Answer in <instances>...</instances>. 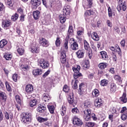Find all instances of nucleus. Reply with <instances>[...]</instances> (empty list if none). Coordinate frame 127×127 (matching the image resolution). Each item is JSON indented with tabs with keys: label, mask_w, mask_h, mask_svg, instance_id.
<instances>
[{
	"label": "nucleus",
	"mask_w": 127,
	"mask_h": 127,
	"mask_svg": "<svg viewBox=\"0 0 127 127\" xmlns=\"http://www.w3.org/2000/svg\"><path fill=\"white\" fill-rule=\"evenodd\" d=\"M83 105L84 109H86V110L83 111L84 120L86 121V122H88V121H90L91 118H92L94 121H97V118H96L95 114H91V109H89V108L91 107V103L89 102L86 101Z\"/></svg>",
	"instance_id": "1"
},
{
	"label": "nucleus",
	"mask_w": 127,
	"mask_h": 127,
	"mask_svg": "<svg viewBox=\"0 0 127 127\" xmlns=\"http://www.w3.org/2000/svg\"><path fill=\"white\" fill-rule=\"evenodd\" d=\"M70 13H71L70 7L69 6H64L63 9V14H61L59 16L61 23H65L66 19H68L66 16L70 15Z\"/></svg>",
	"instance_id": "2"
},
{
	"label": "nucleus",
	"mask_w": 127,
	"mask_h": 127,
	"mask_svg": "<svg viewBox=\"0 0 127 127\" xmlns=\"http://www.w3.org/2000/svg\"><path fill=\"white\" fill-rule=\"evenodd\" d=\"M21 121L24 124H29L31 122V115L30 114L23 113L22 115Z\"/></svg>",
	"instance_id": "3"
},
{
	"label": "nucleus",
	"mask_w": 127,
	"mask_h": 127,
	"mask_svg": "<svg viewBox=\"0 0 127 127\" xmlns=\"http://www.w3.org/2000/svg\"><path fill=\"white\" fill-rule=\"evenodd\" d=\"M39 64L40 67H42V68L43 69H46L49 67V63H48V62H45L44 59H41L40 61Z\"/></svg>",
	"instance_id": "4"
},
{
	"label": "nucleus",
	"mask_w": 127,
	"mask_h": 127,
	"mask_svg": "<svg viewBox=\"0 0 127 127\" xmlns=\"http://www.w3.org/2000/svg\"><path fill=\"white\" fill-rule=\"evenodd\" d=\"M71 39H72V41H73V43H72L70 46L71 50H73V51L78 50V49H79V45H78V43L75 41V39H74V38H71Z\"/></svg>",
	"instance_id": "5"
},
{
	"label": "nucleus",
	"mask_w": 127,
	"mask_h": 127,
	"mask_svg": "<svg viewBox=\"0 0 127 127\" xmlns=\"http://www.w3.org/2000/svg\"><path fill=\"white\" fill-rule=\"evenodd\" d=\"M60 61L63 64L66 63V52L62 51L61 53Z\"/></svg>",
	"instance_id": "6"
},
{
	"label": "nucleus",
	"mask_w": 127,
	"mask_h": 127,
	"mask_svg": "<svg viewBox=\"0 0 127 127\" xmlns=\"http://www.w3.org/2000/svg\"><path fill=\"white\" fill-rule=\"evenodd\" d=\"M74 96L73 94H72V96H69V97L67 98V101L69 104L70 105H72L73 107H75L77 105V101H75L74 100V97H73Z\"/></svg>",
	"instance_id": "7"
},
{
	"label": "nucleus",
	"mask_w": 127,
	"mask_h": 127,
	"mask_svg": "<svg viewBox=\"0 0 127 127\" xmlns=\"http://www.w3.org/2000/svg\"><path fill=\"white\" fill-rule=\"evenodd\" d=\"M117 10L118 11H121L122 9H123V11H125L126 9H127V5L125 2L124 3H121L119 5L117 6Z\"/></svg>",
	"instance_id": "8"
},
{
	"label": "nucleus",
	"mask_w": 127,
	"mask_h": 127,
	"mask_svg": "<svg viewBox=\"0 0 127 127\" xmlns=\"http://www.w3.org/2000/svg\"><path fill=\"white\" fill-rule=\"evenodd\" d=\"M95 106L97 108H100L103 106V101L101 99L96 98L94 102Z\"/></svg>",
	"instance_id": "9"
},
{
	"label": "nucleus",
	"mask_w": 127,
	"mask_h": 127,
	"mask_svg": "<svg viewBox=\"0 0 127 127\" xmlns=\"http://www.w3.org/2000/svg\"><path fill=\"white\" fill-rule=\"evenodd\" d=\"M39 43L41 45H42V46H43L44 47H47V46H48V41L44 38H42L40 40Z\"/></svg>",
	"instance_id": "10"
},
{
	"label": "nucleus",
	"mask_w": 127,
	"mask_h": 127,
	"mask_svg": "<svg viewBox=\"0 0 127 127\" xmlns=\"http://www.w3.org/2000/svg\"><path fill=\"white\" fill-rule=\"evenodd\" d=\"M0 99L1 100L3 103H5L7 97H6V94L4 92L1 91L0 92Z\"/></svg>",
	"instance_id": "11"
},
{
	"label": "nucleus",
	"mask_w": 127,
	"mask_h": 127,
	"mask_svg": "<svg viewBox=\"0 0 127 127\" xmlns=\"http://www.w3.org/2000/svg\"><path fill=\"white\" fill-rule=\"evenodd\" d=\"M31 3L33 6H39V5L41 4V0H31Z\"/></svg>",
	"instance_id": "12"
},
{
	"label": "nucleus",
	"mask_w": 127,
	"mask_h": 127,
	"mask_svg": "<svg viewBox=\"0 0 127 127\" xmlns=\"http://www.w3.org/2000/svg\"><path fill=\"white\" fill-rule=\"evenodd\" d=\"M84 14H85V20H86L87 22H89V18H88V16H90V15H92V14H94V11L90 10H88L85 12Z\"/></svg>",
	"instance_id": "13"
},
{
	"label": "nucleus",
	"mask_w": 127,
	"mask_h": 127,
	"mask_svg": "<svg viewBox=\"0 0 127 127\" xmlns=\"http://www.w3.org/2000/svg\"><path fill=\"white\" fill-rule=\"evenodd\" d=\"M73 125H76V126L80 127V126L83 125V122H82L79 119L75 118L73 119Z\"/></svg>",
	"instance_id": "14"
},
{
	"label": "nucleus",
	"mask_w": 127,
	"mask_h": 127,
	"mask_svg": "<svg viewBox=\"0 0 127 127\" xmlns=\"http://www.w3.org/2000/svg\"><path fill=\"white\" fill-rule=\"evenodd\" d=\"M76 54L77 55V57L79 59L83 58V57H84V54H85V51L83 50H78L76 53Z\"/></svg>",
	"instance_id": "15"
},
{
	"label": "nucleus",
	"mask_w": 127,
	"mask_h": 127,
	"mask_svg": "<svg viewBox=\"0 0 127 127\" xmlns=\"http://www.w3.org/2000/svg\"><path fill=\"white\" fill-rule=\"evenodd\" d=\"M25 90L27 93H32L33 91V86L31 84L27 85L26 86Z\"/></svg>",
	"instance_id": "16"
},
{
	"label": "nucleus",
	"mask_w": 127,
	"mask_h": 127,
	"mask_svg": "<svg viewBox=\"0 0 127 127\" xmlns=\"http://www.w3.org/2000/svg\"><path fill=\"white\" fill-rule=\"evenodd\" d=\"M4 116L6 120H9V119L11 120V119L13 118V115L11 114V113H8L7 112H5L4 113Z\"/></svg>",
	"instance_id": "17"
},
{
	"label": "nucleus",
	"mask_w": 127,
	"mask_h": 127,
	"mask_svg": "<svg viewBox=\"0 0 127 127\" xmlns=\"http://www.w3.org/2000/svg\"><path fill=\"white\" fill-rule=\"evenodd\" d=\"M32 73L34 76H38V75L42 74V70L40 69H36L33 70Z\"/></svg>",
	"instance_id": "18"
},
{
	"label": "nucleus",
	"mask_w": 127,
	"mask_h": 127,
	"mask_svg": "<svg viewBox=\"0 0 127 127\" xmlns=\"http://www.w3.org/2000/svg\"><path fill=\"white\" fill-rule=\"evenodd\" d=\"M91 37L92 39L95 41H99V40H100V38L96 32H93V35H91Z\"/></svg>",
	"instance_id": "19"
},
{
	"label": "nucleus",
	"mask_w": 127,
	"mask_h": 127,
	"mask_svg": "<svg viewBox=\"0 0 127 127\" xmlns=\"http://www.w3.org/2000/svg\"><path fill=\"white\" fill-rule=\"evenodd\" d=\"M2 26L3 27H8L10 25V20H6L2 22Z\"/></svg>",
	"instance_id": "20"
},
{
	"label": "nucleus",
	"mask_w": 127,
	"mask_h": 127,
	"mask_svg": "<svg viewBox=\"0 0 127 127\" xmlns=\"http://www.w3.org/2000/svg\"><path fill=\"white\" fill-rule=\"evenodd\" d=\"M116 90H117V85L116 84L112 83L110 85V91L112 92V93H115L116 92Z\"/></svg>",
	"instance_id": "21"
},
{
	"label": "nucleus",
	"mask_w": 127,
	"mask_h": 127,
	"mask_svg": "<svg viewBox=\"0 0 127 127\" xmlns=\"http://www.w3.org/2000/svg\"><path fill=\"white\" fill-rule=\"evenodd\" d=\"M39 14H40V12L39 11H35L33 13V15L34 19L37 20L39 18Z\"/></svg>",
	"instance_id": "22"
},
{
	"label": "nucleus",
	"mask_w": 127,
	"mask_h": 127,
	"mask_svg": "<svg viewBox=\"0 0 127 127\" xmlns=\"http://www.w3.org/2000/svg\"><path fill=\"white\" fill-rule=\"evenodd\" d=\"M29 105L31 107H35L37 105V100L34 99L33 100H30Z\"/></svg>",
	"instance_id": "23"
},
{
	"label": "nucleus",
	"mask_w": 127,
	"mask_h": 127,
	"mask_svg": "<svg viewBox=\"0 0 127 127\" xmlns=\"http://www.w3.org/2000/svg\"><path fill=\"white\" fill-rule=\"evenodd\" d=\"M7 44V41L6 40H2L0 41V48H3L5 45Z\"/></svg>",
	"instance_id": "24"
},
{
	"label": "nucleus",
	"mask_w": 127,
	"mask_h": 127,
	"mask_svg": "<svg viewBox=\"0 0 127 127\" xmlns=\"http://www.w3.org/2000/svg\"><path fill=\"white\" fill-rule=\"evenodd\" d=\"M120 99L122 102H123V103H127V93L126 92H124L123 94V96L120 97Z\"/></svg>",
	"instance_id": "25"
},
{
	"label": "nucleus",
	"mask_w": 127,
	"mask_h": 127,
	"mask_svg": "<svg viewBox=\"0 0 127 127\" xmlns=\"http://www.w3.org/2000/svg\"><path fill=\"white\" fill-rule=\"evenodd\" d=\"M45 110H46V108L44 107L43 106H40L38 107L37 111L39 113H43Z\"/></svg>",
	"instance_id": "26"
},
{
	"label": "nucleus",
	"mask_w": 127,
	"mask_h": 127,
	"mask_svg": "<svg viewBox=\"0 0 127 127\" xmlns=\"http://www.w3.org/2000/svg\"><path fill=\"white\" fill-rule=\"evenodd\" d=\"M99 95H100L99 90L95 89L92 91V96H93V97H98Z\"/></svg>",
	"instance_id": "27"
},
{
	"label": "nucleus",
	"mask_w": 127,
	"mask_h": 127,
	"mask_svg": "<svg viewBox=\"0 0 127 127\" xmlns=\"http://www.w3.org/2000/svg\"><path fill=\"white\" fill-rule=\"evenodd\" d=\"M77 82H78V80L75 79L74 80H72L71 82V85H72V88L74 90L77 89V88H78V85H77Z\"/></svg>",
	"instance_id": "28"
},
{
	"label": "nucleus",
	"mask_w": 127,
	"mask_h": 127,
	"mask_svg": "<svg viewBox=\"0 0 127 127\" xmlns=\"http://www.w3.org/2000/svg\"><path fill=\"white\" fill-rule=\"evenodd\" d=\"M100 54L102 56V59H103V60H106V59H107V58L108 57L107 52L105 51L100 52Z\"/></svg>",
	"instance_id": "29"
},
{
	"label": "nucleus",
	"mask_w": 127,
	"mask_h": 127,
	"mask_svg": "<svg viewBox=\"0 0 127 127\" xmlns=\"http://www.w3.org/2000/svg\"><path fill=\"white\" fill-rule=\"evenodd\" d=\"M80 69H81V67L80 65H76V67H72V70L74 73H79Z\"/></svg>",
	"instance_id": "30"
},
{
	"label": "nucleus",
	"mask_w": 127,
	"mask_h": 127,
	"mask_svg": "<svg viewBox=\"0 0 127 127\" xmlns=\"http://www.w3.org/2000/svg\"><path fill=\"white\" fill-rule=\"evenodd\" d=\"M107 63H102L99 64L98 67L100 69H105V68L107 67Z\"/></svg>",
	"instance_id": "31"
},
{
	"label": "nucleus",
	"mask_w": 127,
	"mask_h": 127,
	"mask_svg": "<svg viewBox=\"0 0 127 127\" xmlns=\"http://www.w3.org/2000/svg\"><path fill=\"white\" fill-rule=\"evenodd\" d=\"M84 49H85V50H89V49H90V45H89V43H88L87 40H84Z\"/></svg>",
	"instance_id": "32"
},
{
	"label": "nucleus",
	"mask_w": 127,
	"mask_h": 127,
	"mask_svg": "<svg viewBox=\"0 0 127 127\" xmlns=\"http://www.w3.org/2000/svg\"><path fill=\"white\" fill-rule=\"evenodd\" d=\"M48 108L51 114H54V110H55V107H54V106L49 105V106H48Z\"/></svg>",
	"instance_id": "33"
},
{
	"label": "nucleus",
	"mask_w": 127,
	"mask_h": 127,
	"mask_svg": "<svg viewBox=\"0 0 127 127\" xmlns=\"http://www.w3.org/2000/svg\"><path fill=\"white\" fill-rule=\"evenodd\" d=\"M82 86H83V83L80 84L79 86L78 94L79 95H83L84 94V90L82 89Z\"/></svg>",
	"instance_id": "34"
},
{
	"label": "nucleus",
	"mask_w": 127,
	"mask_h": 127,
	"mask_svg": "<svg viewBox=\"0 0 127 127\" xmlns=\"http://www.w3.org/2000/svg\"><path fill=\"white\" fill-rule=\"evenodd\" d=\"M38 121L39 122V123H44V122H47V121H48V119L38 117Z\"/></svg>",
	"instance_id": "35"
},
{
	"label": "nucleus",
	"mask_w": 127,
	"mask_h": 127,
	"mask_svg": "<svg viewBox=\"0 0 127 127\" xmlns=\"http://www.w3.org/2000/svg\"><path fill=\"white\" fill-rule=\"evenodd\" d=\"M49 99H50V98L49 97V95H46L45 94L43 95V100L45 102H48V101H49Z\"/></svg>",
	"instance_id": "36"
},
{
	"label": "nucleus",
	"mask_w": 127,
	"mask_h": 127,
	"mask_svg": "<svg viewBox=\"0 0 127 127\" xmlns=\"http://www.w3.org/2000/svg\"><path fill=\"white\" fill-rule=\"evenodd\" d=\"M108 80L106 79L102 80L101 81V85L104 87V86H107L108 85Z\"/></svg>",
	"instance_id": "37"
},
{
	"label": "nucleus",
	"mask_w": 127,
	"mask_h": 127,
	"mask_svg": "<svg viewBox=\"0 0 127 127\" xmlns=\"http://www.w3.org/2000/svg\"><path fill=\"white\" fill-rule=\"evenodd\" d=\"M69 90H70V88L68 87V85H64L63 88L64 92H65V93H68V92H69Z\"/></svg>",
	"instance_id": "38"
},
{
	"label": "nucleus",
	"mask_w": 127,
	"mask_h": 127,
	"mask_svg": "<svg viewBox=\"0 0 127 127\" xmlns=\"http://www.w3.org/2000/svg\"><path fill=\"white\" fill-rule=\"evenodd\" d=\"M17 52L19 55H23V53H24V49L22 48H18L17 49Z\"/></svg>",
	"instance_id": "39"
},
{
	"label": "nucleus",
	"mask_w": 127,
	"mask_h": 127,
	"mask_svg": "<svg viewBox=\"0 0 127 127\" xmlns=\"http://www.w3.org/2000/svg\"><path fill=\"white\" fill-rule=\"evenodd\" d=\"M82 76V73L78 72V73H74L73 74V77L74 79H78L79 77H81Z\"/></svg>",
	"instance_id": "40"
},
{
	"label": "nucleus",
	"mask_w": 127,
	"mask_h": 127,
	"mask_svg": "<svg viewBox=\"0 0 127 127\" xmlns=\"http://www.w3.org/2000/svg\"><path fill=\"white\" fill-rule=\"evenodd\" d=\"M53 3L56 4L57 6H60L61 5V3L59 0H54Z\"/></svg>",
	"instance_id": "41"
},
{
	"label": "nucleus",
	"mask_w": 127,
	"mask_h": 127,
	"mask_svg": "<svg viewBox=\"0 0 127 127\" xmlns=\"http://www.w3.org/2000/svg\"><path fill=\"white\" fill-rule=\"evenodd\" d=\"M18 18V14L15 13L14 15L11 16V20L13 21H16V20Z\"/></svg>",
	"instance_id": "42"
},
{
	"label": "nucleus",
	"mask_w": 127,
	"mask_h": 127,
	"mask_svg": "<svg viewBox=\"0 0 127 127\" xmlns=\"http://www.w3.org/2000/svg\"><path fill=\"white\" fill-rule=\"evenodd\" d=\"M4 58L6 60H11V58H12V56L11 55H5L4 56Z\"/></svg>",
	"instance_id": "43"
},
{
	"label": "nucleus",
	"mask_w": 127,
	"mask_h": 127,
	"mask_svg": "<svg viewBox=\"0 0 127 127\" xmlns=\"http://www.w3.org/2000/svg\"><path fill=\"white\" fill-rule=\"evenodd\" d=\"M15 98L16 101L17 102L18 104L21 105V100H20V98L19 97V96L16 95Z\"/></svg>",
	"instance_id": "44"
},
{
	"label": "nucleus",
	"mask_w": 127,
	"mask_h": 127,
	"mask_svg": "<svg viewBox=\"0 0 127 127\" xmlns=\"http://www.w3.org/2000/svg\"><path fill=\"white\" fill-rule=\"evenodd\" d=\"M88 2V4L87 5V8H91L92 6V4H93V1L92 0H87Z\"/></svg>",
	"instance_id": "45"
},
{
	"label": "nucleus",
	"mask_w": 127,
	"mask_h": 127,
	"mask_svg": "<svg viewBox=\"0 0 127 127\" xmlns=\"http://www.w3.org/2000/svg\"><path fill=\"white\" fill-rule=\"evenodd\" d=\"M56 46L58 47V46H60V43H61V42L60 41V38L58 37L57 38V40L56 41Z\"/></svg>",
	"instance_id": "46"
},
{
	"label": "nucleus",
	"mask_w": 127,
	"mask_h": 127,
	"mask_svg": "<svg viewBox=\"0 0 127 127\" xmlns=\"http://www.w3.org/2000/svg\"><path fill=\"white\" fill-rule=\"evenodd\" d=\"M85 125L86 126V127H94V126H95V123L93 122H88L86 123Z\"/></svg>",
	"instance_id": "47"
},
{
	"label": "nucleus",
	"mask_w": 127,
	"mask_h": 127,
	"mask_svg": "<svg viewBox=\"0 0 127 127\" xmlns=\"http://www.w3.org/2000/svg\"><path fill=\"white\" fill-rule=\"evenodd\" d=\"M50 72H51L50 69L48 70V71H46V72L43 75V78H44V79H45V78H46V77H47V76H48V75H49V74H50Z\"/></svg>",
	"instance_id": "48"
},
{
	"label": "nucleus",
	"mask_w": 127,
	"mask_h": 127,
	"mask_svg": "<svg viewBox=\"0 0 127 127\" xmlns=\"http://www.w3.org/2000/svg\"><path fill=\"white\" fill-rule=\"evenodd\" d=\"M18 76L16 74H13L12 75V78L14 82H17V77Z\"/></svg>",
	"instance_id": "49"
},
{
	"label": "nucleus",
	"mask_w": 127,
	"mask_h": 127,
	"mask_svg": "<svg viewBox=\"0 0 127 127\" xmlns=\"http://www.w3.org/2000/svg\"><path fill=\"white\" fill-rule=\"evenodd\" d=\"M89 64L90 62H89V61H86L83 65L84 68H88V67H89V66L90 65Z\"/></svg>",
	"instance_id": "50"
},
{
	"label": "nucleus",
	"mask_w": 127,
	"mask_h": 127,
	"mask_svg": "<svg viewBox=\"0 0 127 127\" xmlns=\"http://www.w3.org/2000/svg\"><path fill=\"white\" fill-rule=\"evenodd\" d=\"M13 0H7V5L9 6H12L13 5V3H12Z\"/></svg>",
	"instance_id": "51"
},
{
	"label": "nucleus",
	"mask_w": 127,
	"mask_h": 127,
	"mask_svg": "<svg viewBox=\"0 0 127 127\" xmlns=\"http://www.w3.org/2000/svg\"><path fill=\"white\" fill-rule=\"evenodd\" d=\"M3 120V114H2V112L1 109H0V123L1 122V121Z\"/></svg>",
	"instance_id": "52"
},
{
	"label": "nucleus",
	"mask_w": 127,
	"mask_h": 127,
	"mask_svg": "<svg viewBox=\"0 0 127 127\" xmlns=\"http://www.w3.org/2000/svg\"><path fill=\"white\" fill-rule=\"evenodd\" d=\"M21 69H24V70L25 71L28 69V65H25L21 64L20 66Z\"/></svg>",
	"instance_id": "53"
},
{
	"label": "nucleus",
	"mask_w": 127,
	"mask_h": 127,
	"mask_svg": "<svg viewBox=\"0 0 127 127\" xmlns=\"http://www.w3.org/2000/svg\"><path fill=\"white\" fill-rule=\"evenodd\" d=\"M108 10L109 16L111 17V16H112L113 15V14L112 13V9H111V7H108Z\"/></svg>",
	"instance_id": "54"
},
{
	"label": "nucleus",
	"mask_w": 127,
	"mask_h": 127,
	"mask_svg": "<svg viewBox=\"0 0 127 127\" xmlns=\"http://www.w3.org/2000/svg\"><path fill=\"white\" fill-rule=\"evenodd\" d=\"M6 88L7 89V91H8V92H11V87L9 84L6 83Z\"/></svg>",
	"instance_id": "55"
},
{
	"label": "nucleus",
	"mask_w": 127,
	"mask_h": 127,
	"mask_svg": "<svg viewBox=\"0 0 127 127\" xmlns=\"http://www.w3.org/2000/svg\"><path fill=\"white\" fill-rule=\"evenodd\" d=\"M114 78L116 81H119V82L121 81V76L119 75H115Z\"/></svg>",
	"instance_id": "56"
},
{
	"label": "nucleus",
	"mask_w": 127,
	"mask_h": 127,
	"mask_svg": "<svg viewBox=\"0 0 127 127\" xmlns=\"http://www.w3.org/2000/svg\"><path fill=\"white\" fill-rule=\"evenodd\" d=\"M79 112V110L77 108H75L72 109V113L73 114H77Z\"/></svg>",
	"instance_id": "57"
},
{
	"label": "nucleus",
	"mask_w": 127,
	"mask_h": 127,
	"mask_svg": "<svg viewBox=\"0 0 127 127\" xmlns=\"http://www.w3.org/2000/svg\"><path fill=\"white\" fill-rule=\"evenodd\" d=\"M64 45V48L66 50L68 49V40L65 39Z\"/></svg>",
	"instance_id": "58"
},
{
	"label": "nucleus",
	"mask_w": 127,
	"mask_h": 127,
	"mask_svg": "<svg viewBox=\"0 0 127 127\" xmlns=\"http://www.w3.org/2000/svg\"><path fill=\"white\" fill-rule=\"evenodd\" d=\"M32 52L33 53H38V52H39V51L38 49H34V48H32Z\"/></svg>",
	"instance_id": "59"
},
{
	"label": "nucleus",
	"mask_w": 127,
	"mask_h": 127,
	"mask_svg": "<svg viewBox=\"0 0 127 127\" xmlns=\"http://www.w3.org/2000/svg\"><path fill=\"white\" fill-rule=\"evenodd\" d=\"M3 8H4V6L2 3H0V11L3 10Z\"/></svg>",
	"instance_id": "60"
},
{
	"label": "nucleus",
	"mask_w": 127,
	"mask_h": 127,
	"mask_svg": "<svg viewBox=\"0 0 127 127\" xmlns=\"http://www.w3.org/2000/svg\"><path fill=\"white\" fill-rule=\"evenodd\" d=\"M127 116L125 114H123L121 116V119L122 120H123V121H126V120H127Z\"/></svg>",
	"instance_id": "61"
},
{
	"label": "nucleus",
	"mask_w": 127,
	"mask_h": 127,
	"mask_svg": "<svg viewBox=\"0 0 127 127\" xmlns=\"http://www.w3.org/2000/svg\"><path fill=\"white\" fill-rule=\"evenodd\" d=\"M114 31H116L117 33H120V28L118 27H115L114 28Z\"/></svg>",
	"instance_id": "62"
},
{
	"label": "nucleus",
	"mask_w": 127,
	"mask_h": 127,
	"mask_svg": "<svg viewBox=\"0 0 127 127\" xmlns=\"http://www.w3.org/2000/svg\"><path fill=\"white\" fill-rule=\"evenodd\" d=\"M67 34L68 35H72L73 34V30H68Z\"/></svg>",
	"instance_id": "63"
},
{
	"label": "nucleus",
	"mask_w": 127,
	"mask_h": 127,
	"mask_svg": "<svg viewBox=\"0 0 127 127\" xmlns=\"http://www.w3.org/2000/svg\"><path fill=\"white\" fill-rule=\"evenodd\" d=\"M20 20L21 21H24V15L22 14L21 15V16H20Z\"/></svg>",
	"instance_id": "64"
}]
</instances>
